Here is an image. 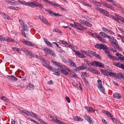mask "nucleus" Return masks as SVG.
<instances>
[{
    "label": "nucleus",
    "instance_id": "nucleus-61",
    "mask_svg": "<svg viewBox=\"0 0 124 124\" xmlns=\"http://www.w3.org/2000/svg\"><path fill=\"white\" fill-rule=\"evenodd\" d=\"M46 2H47L48 4L50 5L51 3V2L52 1L48 0H43Z\"/></svg>",
    "mask_w": 124,
    "mask_h": 124
},
{
    "label": "nucleus",
    "instance_id": "nucleus-15",
    "mask_svg": "<svg viewBox=\"0 0 124 124\" xmlns=\"http://www.w3.org/2000/svg\"><path fill=\"white\" fill-rule=\"evenodd\" d=\"M100 13L106 16H109V14L108 13V12L106 11L105 10L102 9Z\"/></svg>",
    "mask_w": 124,
    "mask_h": 124
},
{
    "label": "nucleus",
    "instance_id": "nucleus-32",
    "mask_svg": "<svg viewBox=\"0 0 124 124\" xmlns=\"http://www.w3.org/2000/svg\"><path fill=\"white\" fill-rule=\"evenodd\" d=\"M61 72L62 73L64 74L65 75H67L68 74V72H67V71L65 70H62L61 69Z\"/></svg>",
    "mask_w": 124,
    "mask_h": 124
},
{
    "label": "nucleus",
    "instance_id": "nucleus-20",
    "mask_svg": "<svg viewBox=\"0 0 124 124\" xmlns=\"http://www.w3.org/2000/svg\"><path fill=\"white\" fill-rule=\"evenodd\" d=\"M74 28L80 27L81 28H84V26L79 23L74 22Z\"/></svg>",
    "mask_w": 124,
    "mask_h": 124
},
{
    "label": "nucleus",
    "instance_id": "nucleus-49",
    "mask_svg": "<svg viewBox=\"0 0 124 124\" xmlns=\"http://www.w3.org/2000/svg\"><path fill=\"white\" fill-rule=\"evenodd\" d=\"M59 43L63 44L65 45H66L67 42H65V41L63 40H60L59 41Z\"/></svg>",
    "mask_w": 124,
    "mask_h": 124
},
{
    "label": "nucleus",
    "instance_id": "nucleus-56",
    "mask_svg": "<svg viewBox=\"0 0 124 124\" xmlns=\"http://www.w3.org/2000/svg\"><path fill=\"white\" fill-rule=\"evenodd\" d=\"M22 50L25 53H27L28 52V50L26 49V48H21Z\"/></svg>",
    "mask_w": 124,
    "mask_h": 124
},
{
    "label": "nucleus",
    "instance_id": "nucleus-31",
    "mask_svg": "<svg viewBox=\"0 0 124 124\" xmlns=\"http://www.w3.org/2000/svg\"><path fill=\"white\" fill-rule=\"evenodd\" d=\"M69 76L70 77H74L75 78H76L77 77V75L74 72L70 73L69 75Z\"/></svg>",
    "mask_w": 124,
    "mask_h": 124
},
{
    "label": "nucleus",
    "instance_id": "nucleus-3",
    "mask_svg": "<svg viewBox=\"0 0 124 124\" xmlns=\"http://www.w3.org/2000/svg\"><path fill=\"white\" fill-rule=\"evenodd\" d=\"M23 30L22 31V35L24 37L27 38L29 35L28 31L29 28L24 23H23Z\"/></svg>",
    "mask_w": 124,
    "mask_h": 124
},
{
    "label": "nucleus",
    "instance_id": "nucleus-40",
    "mask_svg": "<svg viewBox=\"0 0 124 124\" xmlns=\"http://www.w3.org/2000/svg\"><path fill=\"white\" fill-rule=\"evenodd\" d=\"M86 21V20L82 19H80L79 20V22L80 23L84 25L85 24Z\"/></svg>",
    "mask_w": 124,
    "mask_h": 124
},
{
    "label": "nucleus",
    "instance_id": "nucleus-36",
    "mask_svg": "<svg viewBox=\"0 0 124 124\" xmlns=\"http://www.w3.org/2000/svg\"><path fill=\"white\" fill-rule=\"evenodd\" d=\"M101 3L105 7H107V8H110V5L106 4V3L103 2H101Z\"/></svg>",
    "mask_w": 124,
    "mask_h": 124
},
{
    "label": "nucleus",
    "instance_id": "nucleus-59",
    "mask_svg": "<svg viewBox=\"0 0 124 124\" xmlns=\"http://www.w3.org/2000/svg\"><path fill=\"white\" fill-rule=\"evenodd\" d=\"M92 73L98 74H99L100 73V72H99L98 71L95 70L94 69Z\"/></svg>",
    "mask_w": 124,
    "mask_h": 124
},
{
    "label": "nucleus",
    "instance_id": "nucleus-62",
    "mask_svg": "<svg viewBox=\"0 0 124 124\" xmlns=\"http://www.w3.org/2000/svg\"><path fill=\"white\" fill-rule=\"evenodd\" d=\"M52 43L55 45L57 47H59L60 48H61V47L59 46V45L56 42H52Z\"/></svg>",
    "mask_w": 124,
    "mask_h": 124
},
{
    "label": "nucleus",
    "instance_id": "nucleus-52",
    "mask_svg": "<svg viewBox=\"0 0 124 124\" xmlns=\"http://www.w3.org/2000/svg\"><path fill=\"white\" fill-rule=\"evenodd\" d=\"M12 49L13 50L15 51H17L19 53L20 52V51L19 50V49L16 48V47H13Z\"/></svg>",
    "mask_w": 124,
    "mask_h": 124
},
{
    "label": "nucleus",
    "instance_id": "nucleus-27",
    "mask_svg": "<svg viewBox=\"0 0 124 124\" xmlns=\"http://www.w3.org/2000/svg\"><path fill=\"white\" fill-rule=\"evenodd\" d=\"M60 67H61L62 69L66 70H68L70 72V70L67 67L64 65H63L61 64Z\"/></svg>",
    "mask_w": 124,
    "mask_h": 124
},
{
    "label": "nucleus",
    "instance_id": "nucleus-10",
    "mask_svg": "<svg viewBox=\"0 0 124 124\" xmlns=\"http://www.w3.org/2000/svg\"><path fill=\"white\" fill-rule=\"evenodd\" d=\"M85 118L89 123L91 124L93 123V122L92 121V119L89 116L87 115H85Z\"/></svg>",
    "mask_w": 124,
    "mask_h": 124
},
{
    "label": "nucleus",
    "instance_id": "nucleus-63",
    "mask_svg": "<svg viewBox=\"0 0 124 124\" xmlns=\"http://www.w3.org/2000/svg\"><path fill=\"white\" fill-rule=\"evenodd\" d=\"M5 2H6L7 3H9L10 4H11V3H12V4H11L12 5H13V3H14V2H13L11 1H5Z\"/></svg>",
    "mask_w": 124,
    "mask_h": 124
},
{
    "label": "nucleus",
    "instance_id": "nucleus-11",
    "mask_svg": "<svg viewBox=\"0 0 124 124\" xmlns=\"http://www.w3.org/2000/svg\"><path fill=\"white\" fill-rule=\"evenodd\" d=\"M73 51L75 53V54L81 58H84L85 57L84 55L79 53L78 51H77L75 50H73Z\"/></svg>",
    "mask_w": 124,
    "mask_h": 124
},
{
    "label": "nucleus",
    "instance_id": "nucleus-9",
    "mask_svg": "<svg viewBox=\"0 0 124 124\" xmlns=\"http://www.w3.org/2000/svg\"><path fill=\"white\" fill-rule=\"evenodd\" d=\"M21 41L23 43L25 44L26 45L29 46H35L34 44L31 43L30 42L27 41L24 39H23L22 40H21Z\"/></svg>",
    "mask_w": 124,
    "mask_h": 124
},
{
    "label": "nucleus",
    "instance_id": "nucleus-26",
    "mask_svg": "<svg viewBox=\"0 0 124 124\" xmlns=\"http://www.w3.org/2000/svg\"><path fill=\"white\" fill-rule=\"evenodd\" d=\"M2 16L3 18L5 19H6L9 20H10V17L7 14L3 13L2 14Z\"/></svg>",
    "mask_w": 124,
    "mask_h": 124
},
{
    "label": "nucleus",
    "instance_id": "nucleus-16",
    "mask_svg": "<svg viewBox=\"0 0 124 124\" xmlns=\"http://www.w3.org/2000/svg\"><path fill=\"white\" fill-rule=\"evenodd\" d=\"M113 96L114 98L119 99L121 98L120 94L117 93H114L113 95Z\"/></svg>",
    "mask_w": 124,
    "mask_h": 124
},
{
    "label": "nucleus",
    "instance_id": "nucleus-8",
    "mask_svg": "<svg viewBox=\"0 0 124 124\" xmlns=\"http://www.w3.org/2000/svg\"><path fill=\"white\" fill-rule=\"evenodd\" d=\"M7 78L8 79V80L10 82H16L17 80V78L13 75L8 76V77Z\"/></svg>",
    "mask_w": 124,
    "mask_h": 124
},
{
    "label": "nucleus",
    "instance_id": "nucleus-50",
    "mask_svg": "<svg viewBox=\"0 0 124 124\" xmlns=\"http://www.w3.org/2000/svg\"><path fill=\"white\" fill-rule=\"evenodd\" d=\"M49 54H50L52 55L54 57H55L56 55L51 50H50V52H49Z\"/></svg>",
    "mask_w": 124,
    "mask_h": 124
},
{
    "label": "nucleus",
    "instance_id": "nucleus-18",
    "mask_svg": "<svg viewBox=\"0 0 124 124\" xmlns=\"http://www.w3.org/2000/svg\"><path fill=\"white\" fill-rule=\"evenodd\" d=\"M68 62L70 65L71 66L74 67H76V65L72 60L68 59Z\"/></svg>",
    "mask_w": 124,
    "mask_h": 124
},
{
    "label": "nucleus",
    "instance_id": "nucleus-44",
    "mask_svg": "<svg viewBox=\"0 0 124 124\" xmlns=\"http://www.w3.org/2000/svg\"><path fill=\"white\" fill-rule=\"evenodd\" d=\"M84 25L89 27H91L92 26V25L90 23L87 21Z\"/></svg>",
    "mask_w": 124,
    "mask_h": 124
},
{
    "label": "nucleus",
    "instance_id": "nucleus-17",
    "mask_svg": "<svg viewBox=\"0 0 124 124\" xmlns=\"http://www.w3.org/2000/svg\"><path fill=\"white\" fill-rule=\"evenodd\" d=\"M90 52L94 56L97 58L98 59H101V57L98 54L96 53L95 52H93L91 51Z\"/></svg>",
    "mask_w": 124,
    "mask_h": 124
},
{
    "label": "nucleus",
    "instance_id": "nucleus-54",
    "mask_svg": "<svg viewBox=\"0 0 124 124\" xmlns=\"http://www.w3.org/2000/svg\"><path fill=\"white\" fill-rule=\"evenodd\" d=\"M100 2L97 1H96L94 5L96 6H99V7H101V5H100Z\"/></svg>",
    "mask_w": 124,
    "mask_h": 124
},
{
    "label": "nucleus",
    "instance_id": "nucleus-22",
    "mask_svg": "<svg viewBox=\"0 0 124 124\" xmlns=\"http://www.w3.org/2000/svg\"><path fill=\"white\" fill-rule=\"evenodd\" d=\"M113 64L114 65L119 68H121L123 64L118 62H113Z\"/></svg>",
    "mask_w": 124,
    "mask_h": 124
},
{
    "label": "nucleus",
    "instance_id": "nucleus-33",
    "mask_svg": "<svg viewBox=\"0 0 124 124\" xmlns=\"http://www.w3.org/2000/svg\"><path fill=\"white\" fill-rule=\"evenodd\" d=\"M75 120L76 121H83V119L79 116L76 117Z\"/></svg>",
    "mask_w": 124,
    "mask_h": 124
},
{
    "label": "nucleus",
    "instance_id": "nucleus-2",
    "mask_svg": "<svg viewBox=\"0 0 124 124\" xmlns=\"http://www.w3.org/2000/svg\"><path fill=\"white\" fill-rule=\"evenodd\" d=\"M22 112L27 116H31L32 117H34L35 118L40 122H42V120L41 119L38 117L36 115H35V113L32 112L24 110L22 111Z\"/></svg>",
    "mask_w": 124,
    "mask_h": 124
},
{
    "label": "nucleus",
    "instance_id": "nucleus-57",
    "mask_svg": "<svg viewBox=\"0 0 124 124\" xmlns=\"http://www.w3.org/2000/svg\"><path fill=\"white\" fill-rule=\"evenodd\" d=\"M82 79H83L85 84H87L88 83V81L85 78H82Z\"/></svg>",
    "mask_w": 124,
    "mask_h": 124
},
{
    "label": "nucleus",
    "instance_id": "nucleus-41",
    "mask_svg": "<svg viewBox=\"0 0 124 124\" xmlns=\"http://www.w3.org/2000/svg\"><path fill=\"white\" fill-rule=\"evenodd\" d=\"M102 29L103 31L108 33H109V31H110V29H107L106 28L103 27H102Z\"/></svg>",
    "mask_w": 124,
    "mask_h": 124
},
{
    "label": "nucleus",
    "instance_id": "nucleus-55",
    "mask_svg": "<svg viewBox=\"0 0 124 124\" xmlns=\"http://www.w3.org/2000/svg\"><path fill=\"white\" fill-rule=\"evenodd\" d=\"M39 17L40 20L42 22L43 21L44 19L45 18L43 16H39Z\"/></svg>",
    "mask_w": 124,
    "mask_h": 124
},
{
    "label": "nucleus",
    "instance_id": "nucleus-28",
    "mask_svg": "<svg viewBox=\"0 0 124 124\" xmlns=\"http://www.w3.org/2000/svg\"><path fill=\"white\" fill-rule=\"evenodd\" d=\"M109 16L113 18L114 20H115L116 21L118 22V23L120 22V20H119L118 19H117L116 17L112 15H110Z\"/></svg>",
    "mask_w": 124,
    "mask_h": 124
},
{
    "label": "nucleus",
    "instance_id": "nucleus-19",
    "mask_svg": "<svg viewBox=\"0 0 124 124\" xmlns=\"http://www.w3.org/2000/svg\"><path fill=\"white\" fill-rule=\"evenodd\" d=\"M116 55L118 57L120 60L123 61L124 62V57L123 56L119 53H116Z\"/></svg>",
    "mask_w": 124,
    "mask_h": 124
},
{
    "label": "nucleus",
    "instance_id": "nucleus-5",
    "mask_svg": "<svg viewBox=\"0 0 124 124\" xmlns=\"http://www.w3.org/2000/svg\"><path fill=\"white\" fill-rule=\"evenodd\" d=\"M91 65L95 66L96 67H98L102 68H103L104 67L103 64L101 62L95 61H93L91 62Z\"/></svg>",
    "mask_w": 124,
    "mask_h": 124
},
{
    "label": "nucleus",
    "instance_id": "nucleus-39",
    "mask_svg": "<svg viewBox=\"0 0 124 124\" xmlns=\"http://www.w3.org/2000/svg\"><path fill=\"white\" fill-rule=\"evenodd\" d=\"M42 22L43 23L46 24H47L48 25H50V23H49L45 18L44 19Z\"/></svg>",
    "mask_w": 124,
    "mask_h": 124
},
{
    "label": "nucleus",
    "instance_id": "nucleus-35",
    "mask_svg": "<svg viewBox=\"0 0 124 124\" xmlns=\"http://www.w3.org/2000/svg\"><path fill=\"white\" fill-rule=\"evenodd\" d=\"M99 89L100 91L103 93L105 94V93L104 91L105 89L104 87H103V86H102V87L99 88Z\"/></svg>",
    "mask_w": 124,
    "mask_h": 124
},
{
    "label": "nucleus",
    "instance_id": "nucleus-37",
    "mask_svg": "<svg viewBox=\"0 0 124 124\" xmlns=\"http://www.w3.org/2000/svg\"><path fill=\"white\" fill-rule=\"evenodd\" d=\"M97 82L98 85V88L102 87V82L101 80H98Z\"/></svg>",
    "mask_w": 124,
    "mask_h": 124
},
{
    "label": "nucleus",
    "instance_id": "nucleus-64",
    "mask_svg": "<svg viewBox=\"0 0 124 124\" xmlns=\"http://www.w3.org/2000/svg\"><path fill=\"white\" fill-rule=\"evenodd\" d=\"M65 99L67 101V102L68 103H70V99L68 97H65Z\"/></svg>",
    "mask_w": 124,
    "mask_h": 124
},
{
    "label": "nucleus",
    "instance_id": "nucleus-48",
    "mask_svg": "<svg viewBox=\"0 0 124 124\" xmlns=\"http://www.w3.org/2000/svg\"><path fill=\"white\" fill-rule=\"evenodd\" d=\"M50 50L48 48L46 47L44 48V51L46 52L49 53Z\"/></svg>",
    "mask_w": 124,
    "mask_h": 124
},
{
    "label": "nucleus",
    "instance_id": "nucleus-38",
    "mask_svg": "<svg viewBox=\"0 0 124 124\" xmlns=\"http://www.w3.org/2000/svg\"><path fill=\"white\" fill-rule=\"evenodd\" d=\"M82 66H79L76 67L75 69V70L77 71H79L80 70H82Z\"/></svg>",
    "mask_w": 124,
    "mask_h": 124
},
{
    "label": "nucleus",
    "instance_id": "nucleus-43",
    "mask_svg": "<svg viewBox=\"0 0 124 124\" xmlns=\"http://www.w3.org/2000/svg\"><path fill=\"white\" fill-rule=\"evenodd\" d=\"M18 1L20 3L22 4L27 6L28 5V3H26L24 2H23L20 0H19Z\"/></svg>",
    "mask_w": 124,
    "mask_h": 124
},
{
    "label": "nucleus",
    "instance_id": "nucleus-51",
    "mask_svg": "<svg viewBox=\"0 0 124 124\" xmlns=\"http://www.w3.org/2000/svg\"><path fill=\"white\" fill-rule=\"evenodd\" d=\"M65 46H68L69 47H71V49H72L73 50H75L74 49H73V48L72 47V45H70L69 43L67 42V44H66V45Z\"/></svg>",
    "mask_w": 124,
    "mask_h": 124
},
{
    "label": "nucleus",
    "instance_id": "nucleus-42",
    "mask_svg": "<svg viewBox=\"0 0 124 124\" xmlns=\"http://www.w3.org/2000/svg\"><path fill=\"white\" fill-rule=\"evenodd\" d=\"M82 69H85L87 68V65L86 64L82 63Z\"/></svg>",
    "mask_w": 124,
    "mask_h": 124
},
{
    "label": "nucleus",
    "instance_id": "nucleus-53",
    "mask_svg": "<svg viewBox=\"0 0 124 124\" xmlns=\"http://www.w3.org/2000/svg\"><path fill=\"white\" fill-rule=\"evenodd\" d=\"M1 99L3 100L4 101H6L7 100V98L4 96H3L2 97H0Z\"/></svg>",
    "mask_w": 124,
    "mask_h": 124
},
{
    "label": "nucleus",
    "instance_id": "nucleus-47",
    "mask_svg": "<svg viewBox=\"0 0 124 124\" xmlns=\"http://www.w3.org/2000/svg\"><path fill=\"white\" fill-rule=\"evenodd\" d=\"M48 69H49L51 71H53V72L54 71L55 69V68H54L53 67H51V66H50L48 68Z\"/></svg>",
    "mask_w": 124,
    "mask_h": 124
},
{
    "label": "nucleus",
    "instance_id": "nucleus-29",
    "mask_svg": "<svg viewBox=\"0 0 124 124\" xmlns=\"http://www.w3.org/2000/svg\"><path fill=\"white\" fill-rule=\"evenodd\" d=\"M114 15L116 16V17L118 19L120 20V22H121V20L123 19L120 16L118 15L116 13H115Z\"/></svg>",
    "mask_w": 124,
    "mask_h": 124
},
{
    "label": "nucleus",
    "instance_id": "nucleus-6",
    "mask_svg": "<svg viewBox=\"0 0 124 124\" xmlns=\"http://www.w3.org/2000/svg\"><path fill=\"white\" fill-rule=\"evenodd\" d=\"M0 40L3 41H4L5 40H7V41L9 42H15L14 40L11 38H9L8 37H5V38H3L0 35Z\"/></svg>",
    "mask_w": 124,
    "mask_h": 124
},
{
    "label": "nucleus",
    "instance_id": "nucleus-14",
    "mask_svg": "<svg viewBox=\"0 0 124 124\" xmlns=\"http://www.w3.org/2000/svg\"><path fill=\"white\" fill-rule=\"evenodd\" d=\"M100 34L102 37H104V38H110V36L107 35L106 33L103 32H100L99 33Z\"/></svg>",
    "mask_w": 124,
    "mask_h": 124
},
{
    "label": "nucleus",
    "instance_id": "nucleus-58",
    "mask_svg": "<svg viewBox=\"0 0 124 124\" xmlns=\"http://www.w3.org/2000/svg\"><path fill=\"white\" fill-rule=\"evenodd\" d=\"M82 17L87 20H89L90 19V18L87 16H82Z\"/></svg>",
    "mask_w": 124,
    "mask_h": 124
},
{
    "label": "nucleus",
    "instance_id": "nucleus-25",
    "mask_svg": "<svg viewBox=\"0 0 124 124\" xmlns=\"http://www.w3.org/2000/svg\"><path fill=\"white\" fill-rule=\"evenodd\" d=\"M27 53L28 54V56H30L29 57L32 58L35 57V56H34L35 54L32 53L31 52H29L28 51Z\"/></svg>",
    "mask_w": 124,
    "mask_h": 124
},
{
    "label": "nucleus",
    "instance_id": "nucleus-21",
    "mask_svg": "<svg viewBox=\"0 0 124 124\" xmlns=\"http://www.w3.org/2000/svg\"><path fill=\"white\" fill-rule=\"evenodd\" d=\"M102 112L103 113L106 114L110 117H113L112 114L109 113L108 111L105 110H103L102 111Z\"/></svg>",
    "mask_w": 124,
    "mask_h": 124
},
{
    "label": "nucleus",
    "instance_id": "nucleus-24",
    "mask_svg": "<svg viewBox=\"0 0 124 124\" xmlns=\"http://www.w3.org/2000/svg\"><path fill=\"white\" fill-rule=\"evenodd\" d=\"M42 63L44 66H45L47 68H48L49 66V62L46 61L45 62H42Z\"/></svg>",
    "mask_w": 124,
    "mask_h": 124
},
{
    "label": "nucleus",
    "instance_id": "nucleus-13",
    "mask_svg": "<svg viewBox=\"0 0 124 124\" xmlns=\"http://www.w3.org/2000/svg\"><path fill=\"white\" fill-rule=\"evenodd\" d=\"M30 3L33 5H35L38 7H39V8L42 9L43 8L42 6L40 4L35 2H31Z\"/></svg>",
    "mask_w": 124,
    "mask_h": 124
},
{
    "label": "nucleus",
    "instance_id": "nucleus-30",
    "mask_svg": "<svg viewBox=\"0 0 124 124\" xmlns=\"http://www.w3.org/2000/svg\"><path fill=\"white\" fill-rule=\"evenodd\" d=\"M54 120L55 121V122H56L57 123L59 124H66V123H63L62 122H61L59 120H58L57 119V118L56 117H55V119H54Z\"/></svg>",
    "mask_w": 124,
    "mask_h": 124
},
{
    "label": "nucleus",
    "instance_id": "nucleus-7",
    "mask_svg": "<svg viewBox=\"0 0 124 124\" xmlns=\"http://www.w3.org/2000/svg\"><path fill=\"white\" fill-rule=\"evenodd\" d=\"M108 39L109 41H111L112 43L111 45L114 47H115V46L117 43L116 40L113 38H111L110 36V38Z\"/></svg>",
    "mask_w": 124,
    "mask_h": 124
},
{
    "label": "nucleus",
    "instance_id": "nucleus-45",
    "mask_svg": "<svg viewBox=\"0 0 124 124\" xmlns=\"http://www.w3.org/2000/svg\"><path fill=\"white\" fill-rule=\"evenodd\" d=\"M114 47L116 48L117 49L121 51H122L123 50L122 49V48H121L120 47V46L118 45L117 44L115 46V47Z\"/></svg>",
    "mask_w": 124,
    "mask_h": 124
},
{
    "label": "nucleus",
    "instance_id": "nucleus-46",
    "mask_svg": "<svg viewBox=\"0 0 124 124\" xmlns=\"http://www.w3.org/2000/svg\"><path fill=\"white\" fill-rule=\"evenodd\" d=\"M109 72H108L107 70H105L104 72V73L103 74L105 76H108V75H109Z\"/></svg>",
    "mask_w": 124,
    "mask_h": 124
},
{
    "label": "nucleus",
    "instance_id": "nucleus-23",
    "mask_svg": "<svg viewBox=\"0 0 124 124\" xmlns=\"http://www.w3.org/2000/svg\"><path fill=\"white\" fill-rule=\"evenodd\" d=\"M85 108L87 110L88 112H94L95 110L93 109L92 108L90 107H88L87 106H86L85 107Z\"/></svg>",
    "mask_w": 124,
    "mask_h": 124
},
{
    "label": "nucleus",
    "instance_id": "nucleus-1",
    "mask_svg": "<svg viewBox=\"0 0 124 124\" xmlns=\"http://www.w3.org/2000/svg\"><path fill=\"white\" fill-rule=\"evenodd\" d=\"M95 47L100 49H102L106 54L110 53V51L108 49L107 46L105 44H96L95 45Z\"/></svg>",
    "mask_w": 124,
    "mask_h": 124
},
{
    "label": "nucleus",
    "instance_id": "nucleus-12",
    "mask_svg": "<svg viewBox=\"0 0 124 124\" xmlns=\"http://www.w3.org/2000/svg\"><path fill=\"white\" fill-rule=\"evenodd\" d=\"M61 69L60 68H58L57 69L55 68L54 71L55 72L53 73V74L57 76H59V75L60 74V73L59 71H61Z\"/></svg>",
    "mask_w": 124,
    "mask_h": 124
},
{
    "label": "nucleus",
    "instance_id": "nucleus-34",
    "mask_svg": "<svg viewBox=\"0 0 124 124\" xmlns=\"http://www.w3.org/2000/svg\"><path fill=\"white\" fill-rule=\"evenodd\" d=\"M52 62L55 65L57 66L58 67H60L61 64L60 63L57 62H56L53 60Z\"/></svg>",
    "mask_w": 124,
    "mask_h": 124
},
{
    "label": "nucleus",
    "instance_id": "nucleus-4",
    "mask_svg": "<svg viewBox=\"0 0 124 124\" xmlns=\"http://www.w3.org/2000/svg\"><path fill=\"white\" fill-rule=\"evenodd\" d=\"M109 74L111 76L113 77L116 78L120 79L123 74L121 73H117V75L113 72H109Z\"/></svg>",
    "mask_w": 124,
    "mask_h": 124
},
{
    "label": "nucleus",
    "instance_id": "nucleus-60",
    "mask_svg": "<svg viewBox=\"0 0 124 124\" xmlns=\"http://www.w3.org/2000/svg\"><path fill=\"white\" fill-rule=\"evenodd\" d=\"M46 2H47L48 4L50 5L51 3V2L52 1L48 0H43Z\"/></svg>",
    "mask_w": 124,
    "mask_h": 124
}]
</instances>
